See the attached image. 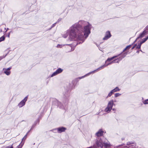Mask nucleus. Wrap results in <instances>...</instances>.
I'll return each instance as SVG.
<instances>
[{
    "mask_svg": "<svg viewBox=\"0 0 148 148\" xmlns=\"http://www.w3.org/2000/svg\"><path fill=\"white\" fill-rule=\"evenodd\" d=\"M92 25L89 22L84 20H80L73 24L64 34L62 37L66 38L68 36L71 41H79L77 44H82L88 37L90 33Z\"/></svg>",
    "mask_w": 148,
    "mask_h": 148,
    "instance_id": "1",
    "label": "nucleus"
},
{
    "mask_svg": "<svg viewBox=\"0 0 148 148\" xmlns=\"http://www.w3.org/2000/svg\"><path fill=\"white\" fill-rule=\"evenodd\" d=\"M103 131L102 129H99L95 134V136L97 137L95 140V143L98 148H102L103 145L104 147L110 146V144L108 140L105 138L100 137L103 134Z\"/></svg>",
    "mask_w": 148,
    "mask_h": 148,
    "instance_id": "2",
    "label": "nucleus"
},
{
    "mask_svg": "<svg viewBox=\"0 0 148 148\" xmlns=\"http://www.w3.org/2000/svg\"><path fill=\"white\" fill-rule=\"evenodd\" d=\"M110 64V63H108L107 64H105L101 66L100 67L98 68H97V69H96L89 73H88L86 74L84 76H83L81 77H79V78L80 79L83 78L84 77H85L87 76H88V75H90V74H91L92 73H95L96 72L101 70V69H103L104 68L106 67L108 65Z\"/></svg>",
    "mask_w": 148,
    "mask_h": 148,
    "instance_id": "3",
    "label": "nucleus"
},
{
    "mask_svg": "<svg viewBox=\"0 0 148 148\" xmlns=\"http://www.w3.org/2000/svg\"><path fill=\"white\" fill-rule=\"evenodd\" d=\"M73 88L71 86V84H69L68 86L65 88V90L63 92L64 95L66 97H68L69 96L70 91Z\"/></svg>",
    "mask_w": 148,
    "mask_h": 148,
    "instance_id": "4",
    "label": "nucleus"
},
{
    "mask_svg": "<svg viewBox=\"0 0 148 148\" xmlns=\"http://www.w3.org/2000/svg\"><path fill=\"white\" fill-rule=\"evenodd\" d=\"M113 104V100H112L109 101L107 107L105 109V112L108 113L112 109Z\"/></svg>",
    "mask_w": 148,
    "mask_h": 148,
    "instance_id": "5",
    "label": "nucleus"
},
{
    "mask_svg": "<svg viewBox=\"0 0 148 148\" xmlns=\"http://www.w3.org/2000/svg\"><path fill=\"white\" fill-rule=\"evenodd\" d=\"M148 32V26H146L145 29L143 31L141 34H140L139 35V36L136 38L134 42H136V40L140 38H142Z\"/></svg>",
    "mask_w": 148,
    "mask_h": 148,
    "instance_id": "6",
    "label": "nucleus"
},
{
    "mask_svg": "<svg viewBox=\"0 0 148 148\" xmlns=\"http://www.w3.org/2000/svg\"><path fill=\"white\" fill-rule=\"evenodd\" d=\"M27 98L28 96L25 97L18 104V106L19 108H21L24 106L25 104V102L27 100Z\"/></svg>",
    "mask_w": 148,
    "mask_h": 148,
    "instance_id": "7",
    "label": "nucleus"
},
{
    "mask_svg": "<svg viewBox=\"0 0 148 148\" xmlns=\"http://www.w3.org/2000/svg\"><path fill=\"white\" fill-rule=\"evenodd\" d=\"M53 105L57 106L59 108L62 109L64 108V107L61 103L56 99L54 100L53 102Z\"/></svg>",
    "mask_w": 148,
    "mask_h": 148,
    "instance_id": "8",
    "label": "nucleus"
},
{
    "mask_svg": "<svg viewBox=\"0 0 148 148\" xmlns=\"http://www.w3.org/2000/svg\"><path fill=\"white\" fill-rule=\"evenodd\" d=\"M12 68V66H10L8 68H3L2 69V71L7 75L9 76L11 74L10 71Z\"/></svg>",
    "mask_w": 148,
    "mask_h": 148,
    "instance_id": "9",
    "label": "nucleus"
},
{
    "mask_svg": "<svg viewBox=\"0 0 148 148\" xmlns=\"http://www.w3.org/2000/svg\"><path fill=\"white\" fill-rule=\"evenodd\" d=\"M65 45L67 46L66 47V51L67 52H70L73 51L74 50V48L72 47V44H66Z\"/></svg>",
    "mask_w": 148,
    "mask_h": 148,
    "instance_id": "10",
    "label": "nucleus"
},
{
    "mask_svg": "<svg viewBox=\"0 0 148 148\" xmlns=\"http://www.w3.org/2000/svg\"><path fill=\"white\" fill-rule=\"evenodd\" d=\"M62 69L60 68H59L51 75L50 77H52L55 76L58 74L62 73Z\"/></svg>",
    "mask_w": 148,
    "mask_h": 148,
    "instance_id": "11",
    "label": "nucleus"
},
{
    "mask_svg": "<svg viewBox=\"0 0 148 148\" xmlns=\"http://www.w3.org/2000/svg\"><path fill=\"white\" fill-rule=\"evenodd\" d=\"M66 128L64 127H61L53 129V131L57 130L58 133H61L65 131Z\"/></svg>",
    "mask_w": 148,
    "mask_h": 148,
    "instance_id": "12",
    "label": "nucleus"
},
{
    "mask_svg": "<svg viewBox=\"0 0 148 148\" xmlns=\"http://www.w3.org/2000/svg\"><path fill=\"white\" fill-rule=\"evenodd\" d=\"M111 36V34L109 31L106 32L105 37L103 38L104 40H107Z\"/></svg>",
    "mask_w": 148,
    "mask_h": 148,
    "instance_id": "13",
    "label": "nucleus"
},
{
    "mask_svg": "<svg viewBox=\"0 0 148 148\" xmlns=\"http://www.w3.org/2000/svg\"><path fill=\"white\" fill-rule=\"evenodd\" d=\"M127 145L128 146L129 148H135V145L132 142H129L127 143Z\"/></svg>",
    "mask_w": 148,
    "mask_h": 148,
    "instance_id": "14",
    "label": "nucleus"
},
{
    "mask_svg": "<svg viewBox=\"0 0 148 148\" xmlns=\"http://www.w3.org/2000/svg\"><path fill=\"white\" fill-rule=\"evenodd\" d=\"M122 60L121 59V58L120 57L118 58L117 59H116L113 60L110 63H110V64H112V63H119V62L121 60Z\"/></svg>",
    "mask_w": 148,
    "mask_h": 148,
    "instance_id": "15",
    "label": "nucleus"
},
{
    "mask_svg": "<svg viewBox=\"0 0 148 148\" xmlns=\"http://www.w3.org/2000/svg\"><path fill=\"white\" fill-rule=\"evenodd\" d=\"M127 52H125L124 53H121L119 54L118 56H119L121 55V56L120 57V58L122 60L124 58L125 56L127 55Z\"/></svg>",
    "mask_w": 148,
    "mask_h": 148,
    "instance_id": "16",
    "label": "nucleus"
},
{
    "mask_svg": "<svg viewBox=\"0 0 148 148\" xmlns=\"http://www.w3.org/2000/svg\"><path fill=\"white\" fill-rule=\"evenodd\" d=\"M117 57V56H113L111 58H108L106 61V63H107L108 62H110L114 59L115 58Z\"/></svg>",
    "mask_w": 148,
    "mask_h": 148,
    "instance_id": "17",
    "label": "nucleus"
},
{
    "mask_svg": "<svg viewBox=\"0 0 148 148\" xmlns=\"http://www.w3.org/2000/svg\"><path fill=\"white\" fill-rule=\"evenodd\" d=\"M120 90V89L118 87H116L115 88L112 90L113 93L118 91H119Z\"/></svg>",
    "mask_w": 148,
    "mask_h": 148,
    "instance_id": "18",
    "label": "nucleus"
},
{
    "mask_svg": "<svg viewBox=\"0 0 148 148\" xmlns=\"http://www.w3.org/2000/svg\"><path fill=\"white\" fill-rule=\"evenodd\" d=\"M37 122L39 123V121L38 120L37 121H36V122H34V123L32 126L31 128V130H32L34 129V127L36 126Z\"/></svg>",
    "mask_w": 148,
    "mask_h": 148,
    "instance_id": "19",
    "label": "nucleus"
},
{
    "mask_svg": "<svg viewBox=\"0 0 148 148\" xmlns=\"http://www.w3.org/2000/svg\"><path fill=\"white\" fill-rule=\"evenodd\" d=\"M142 100H143L142 102L144 104H145V105L148 104V99L145 100H144L143 98Z\"/></svg>",
    "mask_w": 148,
    "mask_h": 148,
    "instance_id": "20",
    "label": "nucleus"
},
{
    "mask_svg": "<svg viewBox=\"0 0 148 148\" xmlns=\"http://www.w3.org/2000/svg\"><path fill=\"white\" fill-rule=\"evenodd\" d=\"M65 46V44H64V45H63V44H61V45H60V44H58L57 45V46H56V47H57V48H62V47L64 46Z\"/></svg>",
    "mask_w": 148,
    "mask_h": 148,
    "instance_id": "21",
    "label": "nucleus"
},
{
    "mask_svg": "<svg viewBox=\"0 0 148 148\" xmlns=\"http://www.w3.org/2000/svg\"><path fill=\"white\" fill-rule=\"evenodd\" d=\"M113 92L112 91V90L109 92V93L108 94V95L106 97V98H108L109 97H110L111 96V95L113 94Z\"/></svg>",
    "mask_w": 148,
    "mask_h": 148,
    "instance_id": "22",
    "label": "nucleus"
},
{
    "mask_svg": "<svg viewBox=\"0 0 148 148\" xmlns=\"http://www.w3.org/2000/svg\"><path fill=\"white\" fill-rule=\"evenodd\" d=\"M5 37L3 36L0 38V42L4 41L5 40Z\"/></svg>",
    "mask_w": 148,
    "mask_h": 148,
    "instance_id": "23",
    "label": "nucleus"
},
{
    "mask_svg": "<svg viewBox=\"0 0 148 148\" xmlns=\"http://www.w3.org/2000/svg\"><path fill=\"white\" fill-rule=\"evenodd\" d=\"M147 40V39L145 38H143L142 40L140 42V43L142 44L145 42H146Z\"/></svg>",
    "mask_w": 148,
    "mask_h": 148,
    "instance_id": "24",
    "label": "nucleus"
},
{
    "mask_svg": "<svg viewBox=\"0 0 148 148\" xmlns=\"http://www.w3.org/2000/svg\"><path fill=\"white\" fill-rule=\"evenodd\" d=\"M141 45H142V44H141V43H140V42L139 43L136 47V49H140Z\"/></svg>",
    "mask_w": 148,
    "mask_h": 148,
    "instance_id": "25",
    "label": "nucleus"
},
{
    "mask_svg": "<svg viewBox=\"0 0 148 148\" xmlns=\"http://www.w3.org/2000/svg\"><path fill=\"white\" fill-rule=\"evenodd\" d=\"M121 95V94H120V93H116L114 95V97H117L120 96Z\"/></svg>",
    "mask_w": 148,
    "mask_h": 148,
    "instance_id": "26",
    "label": "nucleus"
},
{
    "mask_svg": "<svg viewBox=\"0 0 148 148\" xmlns=\"http://www.w3.org/2000/svg\"><path fill=\"white\" fill-rule=\"evenodd\" d=\"M8 53L5 56L3 55V56H0V61L3 58H5Z\"/></svg>",
    "mask_w": 148,
    "mask_h": 148,
    "instance_id": "27",
    "label": "nucleus"
},
{
    "mask_svg": "<svg viewBox=\"0 0 148 148\" xmlns=\"http://www.w3.org/2000/svg\"><path fill=\"white\" fill-rule=\"evenodd\" d=\"M27 134H26L22 139V141L25 140L27 138Z\"/></svg>",
    "mask_w": 148,
    "mask_h": 148,
    "instance_id": "28",
    "label": "nucleus"
},
{
    "mask_svg": "<svg viewBox=\"0 0 148 148\" xmlns=\"http://www.w3.org/2000/svg\"><path fill=\"white\" fill-rule=\"evenodd\" d=\"M56 23L53 24L52 25V26L49 29V30H50L51 29L52 27H54L55 25H56V23Z\"/></svg>",
    "mask_w": 148,
    "mask_h": 148,
    "instance_id": "29",
    "label": "nucleus"
},
{
    "mask_svg": "<svg viewBox=\"0 0 148 148\" xmlns=\"http://www.w3.org/2000/svg\"><path fill=\"white\" fill-rule=\"evenodd\" d=\"M131 45H129L127 46L126 47L127 49H129L131 47Z\"/></svg>",
    "mask_w": 148,
    "mask_h": 148,
    "instance_id": "30",
    "label": "nucleus"
},
{
    "mask_svg": "<svg viewBox=\"0 0 148 148\" xmlns=\"http://www.w3.org/2000/svg\"><path fill=\"white\" fill-rule=\"evenodd\" d=\"M61 20H62L61 18H59L58 19L56 23H58L59 21H60Z\"/></svg>",
    "mask_w": 148,
    "mask_h": 148,
    "instance_id": "31",
    "label": "nucleus"
},
{
    "mask_svg": "<svg viewBox=\"0 0 148 148\" xmlns=\"http://www.w3.org/2000/svg\"><path fill=\"white\" fill-rule=\"evenodd\" d=\"M127 49V48L126 47V48L123 50L122 52H121V53H123L125 50Z\"/></svg>",
    "mask_w": 148,
    "mask_h": 148,
    "instance_id": "32",
    "label": "nucleus"
},
{
    "mask_svg": "<svg viewBox=\"0 0 148 148\" xmlns=\"http://www.w3.org/2000/svg\"><path fill=\"white\" fill-rule=\"evenodd\" d=\"M137 45V44H135L132 48V49H134V48L136 47V46Z\"/></svg>",
    "mask_w": 148,
    "mask_h": 148,
    "instance_id": "33",
    "label": "nucleus"
},
{
    "mask_svg": "<svg viewBox=\"0 0 148 148\" xmlns=\"http://www.w3.org/2000/svg\"><path fill=\"white\" fill-rule=\"evenodd\" d=\"M10 32H9V33H8V34L7 36L8 37V38H9L10 37Z\"/></svg>",
    "mask_w": 148,
    "mask_h": 148,
    "instance_id": "34",
    "label": "nucleus"
},
{
    "mask_svg": "<svg viewBox=\"0 0 148 148\" xmlns=\"http://www.w3.org/2000/svg\"><path fill=\"white\" fill-rule=\"evenodd\" d=\"M31 130V129L29 130L27 133L26 134H28L30 132V131L31 130Z\"/></svg>",
    "mask_w": 148,
    "mask_h": 148,
    "instance_id": "35",
    "label": "nucleus"
},
{
    "mask_svg": "<svg viewBox=\"0 0 148 148\" xmlns=\"http://www.w3.org/2000/svg\"><path fill=\"white\" fill-rule=\"evenodd\" d=\"M51 131H53V132H56V130L53 131V130H51Z\"/></svg>",
    "mask_w": 148,
    "mask_h": 148,
    "instance_id": "36",
    "label": "nucleus"
},
{
    "mask_svg": "<svg viewBox=\"0 0 148 148\" xmlns=\"http://www.w3.org/2000/svg\"><path fill=\"white\" fill-rule=\"evenodd\" d=\"M145 38L147 39V40L148 39V36L146 37Z\"/></svg>",
    "mask_w": 148,
    "mask_h": 148,
    "instance_id": "37",
    "label": "nucleus"
},
{
    "mask_svg": "<svg viewBox=\"0 0 148 148\" xmlns=\"http://www.w3.org/2000/svg\"><path fill=\"white\" fill-rule=\"evenodd\" d=\"M112 110H113V111H115V110H116V109H115V108H113V109H112Z\"/></svg>",
    "mask_w": 148,
    "mask_h": 148,
    "instance_id": "38",
    "label": "nucleus"
},
{
    "mask_svg": "<svg viewBox=\"0 0 148 148\" xmlns=\"http://www.w3.org/2000/svg\"><path fill=\"white\" fill-rule=\"evenodd\" d=\"M9 29V28H7V30H6V31L5 32H7V31H8Z\"/></svg>",
    "mask_w": 148,
    "mask_h": 148,
    "instance_id": "39",
    "label": "nucleus"
},
{
    "mask_svg": "<svg viewBox=\"0 0 148 148\" xmlns=\"http://www.w3.org/2000/svg\"><path fill=\"white\" fill-rule=\"evenodd\" d=\"M139 51H137L136 52V53H138L139 52Z\"/></svg>",
    "mask_w": 148,
    "mask_h": 148,
    "instance_id": "40",
    "label": "nucleus"
},
{
    "mask_svg": "<svg viewBox=\"0 0 148 148\" xmlns=\"http://www.w3.org/2000/svg\"><path fill=\"white\" fill-rule=\"evenodd\" d=\"M2 32V30L1 29L0 30V32Z\"/></svg>",
    "mask_w": 148,
    "mask_h": 148,
    "instance_id": "41",
    "label": "nucleus"
},
{
    "mask_svg": "<svg viewBox=\"0 0 148 148\" xmlns=\"http://www.w3.org/2000/svg\"><path fill=\"white\" fill-rule=\"evenodd\" d=\"M17 148H19V145H18V146H17Z\"/></svg>",
    "mask_w": 148,
    "mask_h": 148,
    "instance_id": "42",
    "label": "nucleus"
},
{
    "mask_svg": "<svg viewBox=\"0 0 148 148\" xmlns=\"http://www.w3.org/2000/svg\"><path fill=\"white\" fill-rule=\"evenodd\" d=\"M139 51H141V52H142V50H140Z\"/></svg>",
    "mask_w": 148,
    "mask_h": 148,
    "instance_id": "43",
    "label": "nucleus"
},
{
    "mask_svg": "<svg viewBox=\"0 0 148 148\" xmlns=\"http://www.w3.org/2000/svg\"><path fill=\"white\" fill-rule=\"evenodd\" d=\"M6 29V28H5V29Z\"/></svg>",
    "mask_w": 148,
    "mask_h": 148,
    "instance_id": "44",
    "label": "nucleus"
}]
</instances>
